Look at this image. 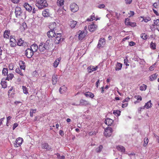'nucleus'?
<instances>
[{"instance_id": "obj_1", "label": "nucleus", "mask_w": 159, "mask_h": 159, "mask_svg": "<svg viewBox=\"0 0 159 159\" xmlns=\"http://www.w3.org/2000/svg\"><path fill=\"white\" fill-rule=\"evenodd\" d=\"M36 6L40 9L44 8L48 6L45 0H36Z\"/></svg>"}, {"instance_id": "obj_2", "label": "nucleus", "mask_w": 159, "mask_h": 159, "mask_svg": "<svg viewBox=\"0 0 159 159\" xmlns=\"http://www.w3.org/2000/svg\"><path fill=\"white\" fill-rule=\"evenodd\" d=\"M38 49L41 52H44L48 50V48L44 43L41 42L39 46Z\"/></svg>"}, {"instance_id": "obj_3", "label": "nucleus", "mask_w": 159, "mask_h": 159, "mask_svg": "<svg viewBox=\"0 0 159 159\" xmlns=\"http://www.w3.org/2000/svg\"><path fill=\"white\" fill-rule=\"evenodd\" d=\"M112 132L113 130L111 128L107 127L105 129L104 135L106 137H110L111 135Z\"/></svg>"}, {"instance_id": "obj_4", "label": "nucleus", "mask_w": 159, "mask_h": 159, "mask_svg": "<svg viewBox=\"0 0 159 159\" xmlns=\"http://www.w3.org/2000/svg\"><path fill=\"white\" fill-rule=\"evenodd\" d=\"M34 52L30 48H27L25 51V55L28 58H31L34 54Z\"/></svg>"}, {"instance_id": "obj_5", "label": "nucleus", "mask_w": 159, "mask_h": 159, "mask_svg": "<svg viewBox=\"0 0 159 159\" xmlns=\"http://www.w3.org/2000/svg\"><path fill=\"white\" fill-rule=\"evenodd\" d=\"M70 7L71 11L74 12H76L79 9L78 6L74 3H72L70 5Z\"/></svg>"}, {"instance_id": "obj_6", "label": "nucleus", "mask_w": 159, "mask_h": 159, "mask_svg": "<svg viewBox=\"0 0 159 159\" xmlns=\"http://www.w3.org/2000/svg\"><path fill=\"white\" fill-rule=\"evenodd\" d=\"M23 141V140L21 138L19 137L17 138L15 141V147H18L20 146Z\"/></svg>"}, {"instance_id": "obj_7", "label": "nucleus", "mask_w": 159, "mask_h": 159, "mask_svg": "<svg viewBox=\"0 0 159 159\" xmlns=\"http://www.w3.org/2000/svg\"><path fill=\"white\" fill-rule=\"evenodd\" d=\"M106 43L105 39L103 38H101L99 40L98 45V47L99 48L103 47Z\"/></svg>"}, {"instance_id": "obj_8", "label": "nucleus", "mask_w": 159, "mask_h": 159, "mask_svg": "<svg viewBox=\"0 0 159 159\" xmlns=\"http://www.w3.org/2000/svg\"><path fill=\"white\" fill-rule=\"evenodd\" d=\"M22 10L20 7H16L15 9V13L16 17H17L21 14L22 12Z\"/></svg>"}, {"instance_id": "obj_9", "label": "nucleus", "mask_w": 159, "mask_h": 159, "mask_svg": "<svg viewBox=\"0 0 159 159\" xmlns=\"http://www.w3.org/2000/svg\"><path fill=\"white\" fill-rule=\"evenodd\" d=\"M41 147L42 149H46L47 151H50L52 149V148L50 147L48 143H42Z\"/></svg>"}, {"instance_id": "obj_10", "label": "nucleus", "mask_w": 159, "mask_h": 159, "mask_svg": "<svg viewBox=\"0 0 159 159\" xmlns=\"http://www.w3.org/2000/svg\"><path fill=\"white\" fill-rule=\"evenodd\" d=\"M56 37L55 40V42L57 44H58L60 43L61 41V33H57L56 35Z\"/></svg>"}, {"instance_id": "obj_11", "label": "nucleus", "mask_w": 159, "mask_h": 159, "mask_svg": "<svg viewBox=\"0 0 159 159\" xmlns=\"http://www.w3.org/2000/svg\"><path fill=\"white\" fill-rule=\"evenodd\" d=\"M56 33L54 30H50L47 33V35L49 38H53L56 35Z\"/></svg>"}, {"instance_id": "obj_12", "label": "nucleus", "mask_w": 159, "mask_h": 159, "mask_svg": "<svg viewBox=\"0 0 159 159\" xmlns=\"http://www.w3.org/2000/svg\"><path fill=\"white\" fill-rule=\"evenodd\" d=\"M53 40L52 39H48L44 43L49 49L50 47L53 46Z\"/></svg>"}, {"instance_id": "obj_13", "label": "nucleus", "mask_w": 159, "mask_h": 159, "mask_svg": "<svg viewBox=\"0 0 159 159\" xmlns=\"http://www.w3.org/2000/svg\"><path fill=\"white\" fill-rule=\"evenodd\" d=\"M97 25L93 24L88 26V29L90 32H93L95 31L97 28Z\"/></svg>"}, {"instance_id": "obj_14", "label": "nucleus", "mask_w": 159, "mask_h": 159, "mask_svg": "<svg viewBox=\"0 0 159 159\" xmlns=\"http://www.w3.org/2000/svg\"><path fill=\"white\" fill-rule=\"evenodd\" d=\"M80 33L79 36V40H82L85 37L87 34L86 31H82L80 30L79 32Z\"/></svg>"}, {"instance_id": "obj_15", "label": "nucleus", "mask_w": 159, "mask_h": 159, "mask_svg": "<svg viewBox=\"0 0 159 159\" xmlns=\"http://www.w3.org/2000/svg\"><path fill=\"white\" fill-rule=\"evenodd\" d=\"M98 68V66H96V67H94L93 66H89L87 68V70L88 72L89 73H91L92 72L96 70Z\"/></svg>"}, {"instance_id": "obj_16", "label": "nucleus", "mask_w": 159, "mask_h": 159, "mask_svg": "<svg viewBox=\"0 0 159 159\" xmlns=\"http://www.w3.org/2000/svg\"><path fill=\"white\" fill-rule=\"evenodd\" d=\"M58 76L57 75H53L52 77V82L53 85L56 84L58 80Z\"/></svg>"}, {"instance_id": "obj_17", "label": "nucleus", "mask_w": 159, "mask_h": 159, "mask_svg": "<svg viewBox=\"0 0 159 159\" xmlns=\"http://www.w3.org/2000/svg\"><path fill=\"white\" fill-rule=\"evenodd\" d=\"M113 123V120L110 118H108L106 119L105 123L108 126H111Z\"/></svg>"}, {"instance_id": "obj_18", "label": "nucleus", "mask_w": 159, "mask_h": 159, "mask_svg": "<svg viewBox=\"0 0 159 159\" xmlns=\"http://www.w3.org/2000/svg\"><path fill=\"white\" fill-rule=\"evenodd\" d=\"M56 23L55 22H53L50 24L49 25V27L50 30H56Z\"/></svg>"}, {"instance_id": "obj_19", "label": "nucleus", "mask_w": 159, "mask_h": 159, "mask_svg": "<svg viewBox=\"0 0 159 159\" xmlns=\"http://www.w3.org/2000/svg\"><path fill=\"white\" fill-rule=\"evenodd\" d=\"M80 105L81 106H86L90 104L89 102L83 99H81L80 100Z\"/></svg>"}, {"instance_id": "obj_20", "label": "nucleus", "mask_w": 159, "mask_h": 159, "mask_svg": "<svg viewBox=\"0 0 159 159\" xmlns=\"http://www.w3.org/2000/svg\"><path fill=\"white\" fill-rule=\"evenodd\" d=\"M24 6L25 9L29 12L31 11L32 9V7L27 3H25L24 5Z\"/></svg>"}, {"instance_id": "obj_21", "label": "nucleus", "mask_w": 159, "mask_h": 159, "mask_svg": "<svg viewBox=\"0 0 159 159\" xmlns=\"http://www.w3.org/2000/svg\"><path fill=\"white\" fill-rule=\"evenodd\" d=\"M10 35V31L9 30H5L3 34V37L4 38L6 39H9Z\"/></svg>"}, {"instance_id": "obj_22", "label": "nucleus", "mask_w": 159, "mask_h": 159, "mask_svg": "<svg viewBox=\"0 0 159 159\" xmlns=\"http://www.w3.org/2000/svg\"><path fill=\"white\" fill-rule=\"evenodd\" d=\"M134 98L137 99V101L134 102V103L135 104L139 103L141 101H142V99L141 96L138 95H135L134 96Z\"/></svg>"}, {"instance_id": "obj_23", "label": "nucleus", "mask_w": 159, "mask_h": 159, "mask_svg": "<svg viewBox=\"0 0 159 159\" xmlns=\"http://www.w3.org/2000/svg\"><path fill=\"white\" fill-rule=\"evenodd\" d=\"M7 80L6 79H2V80L1 82V84L2 85V87L3 88H5L7 86V83L6 80Z\"/></svg>"}, {"instance_id": "obj_24", "label": "nucleus", "mask_w": 159, "mask_h": 159, "mask_svg": "<svg viewBox=\"0 0 159 159\" xmlns=\"http://www.w3.org/2000/svg\"><path fill=\"white\" fill-rule=\"evenodd\" d=\"M66 10H64L63 8L61 9H59L57 10L58 14L61 16H64L66 15Z\"/></svg>"}, {"instance_id": "obj_25", "label": "nucleus", "mask_w": 159, "mask_h": 159, "mask_svg": "<svg viewBox=\"0 0 159 159\" xmlns=\"http://www.w3.org/2000/svg\"><path fill=\"white\" fill-rule=\"evenodd\" d=\"M30 48L34 52L37 51L38 47L36 44H34L31 45Z\"/></svg>"}, {"instance_id": "obj_26", "label": "nucleus", "mask_w": 159, "mask_h": 159, "mask_svg": "<svg viewBox=\"0 0 159 159\" xmlns=\"http://www.w3.org/2000/svg\"><path fill=\"white\" fill-rule=\"evenodd\" d=\"M84 94L86 97H89L91 98H93L94 97V95L93 93L89 92H87L84 93Z\"/></svg>"}, {"instance_id": "obj_27", "label": "nucleus", "mask_w": 159, "mask_h": 159, "mask_svg": "<svg viewBox=\"0 0 159 159\" xmlns=\"http://www.w3.org/2000/svg\"><path fill=\"white\" fill-rule=\"evenodd\" d=\"M42 15L44 17H47L49 16L50 13L49 9H44L42 12Z\"/></svg>"}, {"instance_id": "obj_28", "label": "nucleus", "mask_w": 159, "mask_h": 159, "mask_svg": "<svg viewBox=\"0 0 159 159\" xmlns=\"http://www.w3.org/2000/svg\"><path fill=\"white\" fill-rule=\"evenodd\" d=\"M116 149L121 152H125V148L123 146L118 145L116 147Z\"/></svg>"}, {"instance_id": "obj_29", "label": "nucleus", "mask_w": 159, "mask_h": 159, "mask_svg": "<svg viewBox=\"0 0 159 159\" xmlns=\"http://www.w3.org/2000/svg\"><path fill=\"white\" fill-rule=\"evenodd\" d=\"M77 24V22L74 20H72L70 21V26L71 28H74Z\"/></svg>"}, {"instance_id": "obj_30", "label": "nucleus", "mask_w": 159, "mask_h": 159, "mask_svg": "<svg viewBox=\"0 0 159 159\" xmlns=\"http://www.w3.org/2000/svg\"><path fill=\"white\" fill-rule=\"evenodd\" d=\"M19 64L20 66V67L21 69L25 70V63L22 61H20L19 62Z\"/></svg>"}, {"instance_id": "obj_31", "label": "nucleus", "mask_w": 159, "mask_h": 159, "mask_svg": "<svg viewBox=\"0 0 159 159\" xmlns=\"http://www.w3.org/2000/svg\"><path fill=\"white\" fill-rule=\"evenodd\" d=\"M122 65L120 63L117 62L115 67L116 70H119L121 69Z\"/></svg>"}, {"instance_id": "obj_32", "label": "nucleus", "mask_w": 159, "mask_h": 159, "mask_svg": "<svg viewBox=\"0 0 159 159\" xmlns=\"http://www.w3.org/2000/svg\"><path fill=\"white\" fill-rule=\"evenodd\" d=\"M61 57H59V58H57L54 61V62L53 63V66L54 67L56 68L58 66V65L61 60Z\"/></svg>"}, {"instance_id": "obj_33", "label": "nucleus", "mask_w": 159, "mask_h": 159, "mask_svg": "<svg viewBox=\"0 0 159 159\" xmlns=\"http://www.w3.org/2000/svg\"><path fill=\"white\" fill-rule=\"evenodd\" d=\"M152 103H151V101L150 100L145 103V105L144 106V107H145L147 109H148L151 108L152 107Z\"/></svg>"}, {"instance_id": "obj_34", "label": "nucleus", "mask_w": 159, "mask_h": 159, "mask_svg": "<svg viewBox=\"0 0 159 159\" xmlns=\"http://www.w3.org/2000/svg\"><path fill=\"white\" fill-rule=\"evenodd\" d=\"M66 87L63 86L60 88L59 91L61 93H63L66 90Z\"/></svg>"}, {"instance_id": "obj_35", "label": "nucleus", "mask_w": 159, "mask_h": 159, "mask_svg": "<svg viewBox=\"0 0 159 159\" xmlns=\"http://www.w3.org/2000/svg\"><path fill=\"white\" fill-rule=\"evenodd\" d=\"M64 0H57V4L58 6L61 7L64 4Z\"/></svg>"}, {"instance_id": "obj_36", "label": "nucleus", "mask_w": 159, "mask_h": 159, "mask_svg": "<svg viewBox=\"0 0 159 159\" xmlns=\"http://www.w3.org/2000/svg\"><path fill=\"white\" fill-rule=\"evenodd\" d=\"M140 18H142L143 19V20L142 21H143L145 22H147L151 20V18L149 16L148 17H144L143 16H140Z\"/></svg>"}, {"instance_id": "obj_37", "label": "nucleus", "mask_w": 159, "mask_h": 159, "mask_svg": "<svg viewBox=\"0 0 159 159\" xmlns=\"http://www.w3.org/2000/svg\"><path fill=\"white\" fill-rule=\"evenodd\" d=\"M157 75L156 74H153L150 77V80L152 81L157 79Z\"/></svg>"}, {"instance_id": "obj_38", "label": "nucleus", "mask_w": 159, "mask_h": 159, "mask_svg": "<svg viewBox=\"0 0 159 159\" xmlns=\"http://www.w3.org/2000/svg\"><path fill=\"white\" fill-rule=\"evenodd\" d=\"M7 76L6 79L8 80H11L14 77L13 74L11 73H10L9 74H7Z\"/></svg>"}, {"instance_id": "obj_39", "label": "nucleus", "mask_w": 159, "mask_h": 159, "mask_svg": "<svg viewBox=\"0 0 159 159\" xmlns=\"http://www.w3.org/2000/svg\"><path fill=\"white\" fill-rule=\"evenodd\" d=\"M16 40L14 36H11L10 38V42H14L16 43Z\"/></svg>"}, {"instance_id": "obj_40", "label": "nucleus", "mask_w": 159, "mask_h": 159, "mask_svg": "<svg viewBox=\"0 0 159 159\" xmlns=\"http://www.w3.org/2000/svg\"><path fill=\"white\" fill-rule=\"evenodd\" d=\"M8 73V70L7 68H3L2 71V73L3 75L4 76L7 75Z\"/></svg>"}, {"instance_id": "obj_41", "label": "nucleus", "mask_w": 159, "mask_h": 159, "mask_svg": "<svg viewBox=\"0 0 159 159\" xmlns=\"http://www.w3.org/2000/svg\"><path fill=\"white\" fill-rule=\"evenodd\" d=\"M22 88L23 93L26 94H28V90L27 87L25 86H23Z\"/></svg>"}, {"instance_id": "obj_42", "label": "nucleus", "mask_w": 159, "mask_h": 159, "mask_svg": "<svg viewBox=\"0 0 159 159\" xmlns=\"http://www.w3.org/2000/svg\"><path fill=\"white\" fill-rule=\"evenodd\" d=\"M147 86L146 85L144 84L142 85L139 87V89L142 91H145L147 89Z\"/></svg>"}, {"instance_id": "obj_43", "label": "nucleus", "mask_w": 159, "mask_h": 159, "mask_svg": "<svg viewBox=\"0 0 159 159\" xmlns=\"http://www.w3.org/2000/svg\"><path fill=\"white\" fill-rule=\"evenodd\" d=\"M103 148V146L102 145H100L98 148H97L96 149V151L97 152L99 153L102 150Z\"/></svg>"}, {"instance_id": "obj_44", "label": "nucleus", "mask_w": 159, "mask_h": 159, "mask_svg": "<svg viewBox=\"0 0 159 159\" xmlns=\"http://www.w3.org/2000/svg\"><path fill=\"white\" fill-rule=\"evenodd\" d=\"M148 138H145L144 139V143L143 144V146L144 147H146L148 143Z\"/></svg>"}, {"instance_id": "obj_45", "label": "nucleus", "mask_w": 159, "mask_h": 159, "mask_svg": "<svg viewBox=\"0 0 159 159\" xmlns=\"http://www.w3.org/2000/svg\"><path fill=\"white\" fill-rule=\"evenodd\" d=\"M140 37L143 40H146L148 38V36L145 33H142L141 34Z\"/></svg>"}, {"instance_id": "obj_46", "label": "nucleus", "mask_w": 159, "mask_h": 159, "mask_svg": "<svg viewBox=\"0 0 159 159\" xmlns=\"http://www.w3.org/2000/svg\"><path fill=\"white\" fill-rule=\"evenodd\" d=\"M120 111L119 110H116L113 111V113L116 116H120Z\"/></svg>"}, {"instance_id": "obj_47", "label": "nucleus", "mask_w": 159, "mask_h": 159, "mask_svg": "<svg viewBox=\"0 0 159 159\" xmlns=\"http://www.w3.org/2000/svg\"><path fill=\"white\" fill-rule=\"evenodd\" d=\"M36 109H32L30 110V115L31 117L33 116V114L36 113Z\"/></svg>"}, {"instance_id": "obj_48", "label": "nucleus", "mask_w": 159, "mask_h": 159, "mask_svg": "<svg viewBox=\"0 0 159 159\" xmlns=\"http://www.w3.org/2000/svg\"><path fill=\"white\" fill-rule=\"evenodd\" d=\"M16 73L20 74V75L21 76H23V74L21 70L19 68H16Z\"/></svg>"}, {"instance_id": "obj_49", "label": "nucleus", "mask_w": 159, "mask_h": 159, "mask_svg": "<svg viewBox=\"0 0 159 159\" xmlns=\"http://www.w3.org/2000/svg\"><path fill=\"white\" fill-rule=\"evenodd\" d=\"M150 47L153 50L155 49L156 47V43L152 42L150 44Z\"/></svg>"}, {"instance_id": "obj_50", "label": "nucleus", "mask_w": 159, "mask_h": 159, "mask_svg": "<svg viewBox=\"0 0 159 159\" xmlns=\"http://www.w3.org/2000/svg\"><path fill=\"white\" fill-rule=\"evenodd\" d=\"M95 19V16L94 15H92L90 17V18H88L87 21H92Z\"/></svg>"}, {"instance_id": "obj_51", "label": "nucleus", "mask_w": 159, "mask_h": 159, "mask_svg": "<svg viewBox=\"0 0 159 159\" xmlns=\"http://www.w3.org/2000/svg\"><path fill=\"white\" fill-rule=\"evenodd\" d=\"M56 155L58 159H64L65 158V157L64 156H61L58 153H57Z\"/></svg>"}, {"instance_id": "obj_52", "label": "nucleus", "mask_w": 159, "mask_h": 159, "mask_svg": "<svg viewBox=\"0 0 159 159\" xmlns=\"http://www.w3.org/2000/svg\"><path fill=\"white\" fill-rule=\"evenodd\" d=\"M23 42L24 41L23 40H22L21 39H20L17 42V44L19 46H21L23 45Z\"/></svg>"}, {"instance_id": "obj_53", "label": "nucleus", "mask_w": 159, "mask_h": 159, "mask_svg": "<svg viewBox=\"0 0 159 159\" xmlns=\"http://www.w3.org/2000/svg\"><path fill=\"white\" fill-rule=\"evenodd\" d=\"M154 24V25H152L153 26H155V25L159 26V19H157L156 20H155Z\"/></svg>"}, {"instance_id": "obj_54", "label": "nucleus", "mask_w": 159, "mask_h": 159, "mask_svg": "<svg viewBox=\"0 0 159 159\" xmlns=\"http://www.w3.org/2000/svg\"><path fill=\"white\" fill-rule=\"evenodd\" d=\"M129 62V60L127 58V57H126L125 58L124 60V64H125L126 66H129V64H128L127 63Z\"/></svg>"}, {"instance_id": "obj_55", "label": "nucleus", "mask_w": 159, "mask_h": 159, "mask_svg": "<svg viewBox=\"0 0 159 159\" xmlns=\"http://www.w3.org/2000/svg\"><path fill=\"white\" fill-rule=\"evenodd\" d=\"M9 69L10 70H12L13 69L14 64L12 63H11L9 64L8 66Z\"/></svg>"}, {"instance_id": "obj_56", "label": "nucleus", "mask_w": 159, "mask_h": 159, "mask_svg": "<svg viewBox=\"0 0 159 159\" xmlns=\"http://www.w3.org/2000/svg\"><path fill=\"white\" fill-rule=\"evenodd\" d=\"M130 22H129V19L128 18H126L125 20V24L127 25H129Z\"/></svg>"}, {"instance_id": "obj_57", "label": "nucleus", "mask_w": 159, "mask_h": 159, "mask_svg": "<svg viewBox=\"0 0 159 159\" xmlns=\"http://www.w3.org/2000/svg\"><path fill=\"white\" fill-rule=\"evenodd\" d=\"M152 7H153L156 8H157L158 7V4L157 2H155L152 5Z\"/></svg>"}, {"instance_id": "obj_58", "label": "nucleus", "mask_w": 159, "mask_h": 159, "mask_svg": "<svg viewBox=\"0 0 159 159\" xmlns=\"http://www.w3.org/2000/svg\"><path fill=\"white\" fill-rule=\"evenodd\" d=\"M132 27H134L136 25V23L135 22H130L129 25Z\"/></svg>"}, {"instance_id": "obj_59", "label": "nucleus", "mask_w": 159, "mask_h": 159, "mask_svg": "<svg viewBox=\"0 0 159 159\" xmlns=\"http://www.w3.org/2000/svg\"><path fill=\"white\" fill-rule=\"evenodd\" d=\"M125 1L126 4H129L131 3L132 0H125Z\"/></svg>"}, {"instance_id": "obj_60", "label": "nucleus", "mask_w": 159, "mask_h": 159, "mask_svg": "<svg viewBox=\"0 0 159 159\" xmlns=\"http://www.w3.org/2000/svg\"><path fill=\"white\" fill-rule=\"evenodd\" d=\"M10 46L11 47H14L16 45V43L14 42H10Z\"/></svg>"}, {"instance_id": "obj_61", "label": "nucleus", "mask_w": 159, "mask_h": 159, "mask_svg": "<svg viewBox=\"0 0 159 159\" xmlns=\"http://www.w3.org/2000/svg\"><path fill=\"white\" fill-rule=\"evenodd\" d=\"M135 43L133 41H131L129 43V45L130 46H132L135 45Z\"/></svg>"}, {"instance_id": "obj_62", "label": "nucleus", "mask_w": 159, "mask_h": 159, "mask_svg": "<svg viewBox=\"0 0 159 159\" xmlns=\"http://www.w3.org/2000/svg\"><path fill=\"white\" fill-rule=\"evenodd\" d=\"M130 99V98L129 97H127L123 100V102H128L129 101Z\"/></svg>"}, {"instance_id": "obj_63", "label": "nucleus", "mask_w": 159, "mask_h": 159, "mask_svg": "<svg viewBox=\"0 0 159 159\" xmlns=\"http://www.w3.org/2000/svg\"><path fill=\"white\" fill-rule=\"evenodd\" d=\"M18 125L17 123H14V124H13V127H12V129H13V130H14L18 126Z\"/></svg>"}, {"instance_id": "obj_64", "label": "nucleus", "mask_w": 159, "mask_h": 159, "mask_svg": "<svg viewBox=\"0 0 159 159\" xmlns=\"http://www.w3.org/2000/svg\"><path fill=\"white\" fill-rule=\"evenodd\" d=\"M129 14L130 15L129 17L133 16L134 14V12L133 11H130Z\"/></svg>"}]
</instances>
